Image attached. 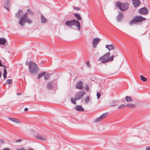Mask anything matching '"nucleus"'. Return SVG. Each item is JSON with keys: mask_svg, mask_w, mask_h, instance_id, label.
Returning a JSON list of instances; mask_svg holds the SVG:
<instances>
[{"mask_svg": "<svg viewBox=\"0 0 150 150\" xmlns=\"http://www.w3.org/2000/svg\"><path fill=\"white\" fill-rule=\"evenodd\" d=\"M28 14L33 16L34 15V13L31 10L28 9L27 12L24 14L19 21V24L21 26H24L26 22H27L29 24H30L32 23V20L28 18Z\"/></svg>", "mask_w": 150, "mask_h": 150, "instance_id": "f257e3e1", "label": "nucleus"}, {"mask_svg": "<svg viewBox=\"0 0 150 150\" xmlns=\"http://www.w3.org/2000/svg\"><path fill=\"white\" fill-rule=\"evenodd\" d=\"M30 72L33 74H36L38 73L39 68L37 64L33 61H30L28 64Z\"/></svg>", "mask_w": 150, "mask_h": 150, "instance_id": "f03ea898", "label": "nucleus"}, {"mask_svg": "<svg viewBox=\"0 0 150 150\" xmlns=\"http://www.w3.org/2000/svg\"><path fill=\"white\" fill-rule=\"evenodd\" d=\"M110 55V53L108 52L102 57L99 58L98 60L101 61L102 63L112 61L113 60L114 56L112 55L110 57H109Z\"/></svg>", "mask_w": 150, "mask_h": 150, "instance_id": "7ed1b4c3", "label": "nucleus"}, {"mask_svg": "<svg viewBox=\"0 0 150 150\" xmlns=\"http://www.w3.org/2000/svg\"><path fill=\"white\" fill-rule=\"evenodd\" d=\"M65 24L69 27H71L75 26L78 30L80 29L81 25L79 21L76 20H73L70 21H66Z\"/></svg>", "mask_w": 150, "mask_h": 150, "instance_id": "20e7f679", "label": "nucleus"}, {"mask_svg": "<svg viewBox=\"0 0 150 150\" xmlns=\"http://www.w3.org/2000/svg\"><path fill=\"white\" fill-rule=\"evenodd\" d=\"M129 4L128 2H124L120 3V2H117L116 4L117 7L119 8L122 11H125L129 8Z\"/></svg>", "mask_w": 150, "mask_h": 150, "instance_id": "39448f33", "label": "nucleus"}, {"mask_svg": "<svg viewBox=\"0 0 150 150\" xmlns=\"http://www.w3.org/2000/svg\"><path fill=\"white\" fill-rule=\"evenodd\" d=\"M145 20L146 18H145L141 16H137L133 17V19L130 22L129 24L132 25L135 23L141 22Z\"/></svg>", "mask_w": 150, "mask_h": 150, "instance_id": "423d86ee", "label": "nucleus"}, {"mask_svg": "<svg viewBox=\"0 0 150 150\" xmlns=\"http://www.w3.org/2000/svg\"><path fill=\"white\" fill-rule=\"evenodd\" d=\"M85 94L84 91H82L78 92L75 96V100H79Z\"/></svg>", "mask_w": 150, "mask_h": 150, "instance_id": "0eeeda50", "label": "nucleus"}, {"mask_svg": "<svg viewBox=\"0 0 150 150\" xmlns=\"http://www.w3.org/2000/svg\"><path fill=\"white\" fill-rule=\"evenodd\" d=\"M139 12L140 14L143 15H146L149 13L148 10L146 7H144L140 8L139 10Z\"/></svg>", "mask_w": 150, "mask_h": 150, "instance_id": "6e6552de", "label": "nucleus"}, {"mask_svg": "<svg viewBox=\"0 0 150 150\" xmlns=\"http://www.w3.org/2000/svg\"><path fill=\"white\" fill-rule=\"evenodd\" d=\"M108 113H105L103 114L99 117L95 119L94 122H97L102 120L108 115Z\"/></svg>", "mask_w": 150, "mask_h": 150, "instance_id": "1a4fd4ad", "label": "nucleus"}, {"mask_svg": "<svg viewBox=\"0 0 150 150\" xmlns=\"http://www.w3.org/2000/svg\"><path fill=\"white\" fill-rule=\"evenodd\" d=\"M23 15V11L22 10H18V12L16 13L15 17L17 18H20L21 19Z\"/></svg>", "mask_w": 150, "mask_h": 150, "instance_id": "9d476101", "label": "nucleus"}, {"mask_svg": "<svg viewBox=\"0 0 150 150\" xmlns=\"http://www.w3.org/2000/svg\"><path fill=\"white\" fill-rule=\"evenodd\" d=\"M100 40V39L98 38H95L93 40L92 44L93 47L94 48H95L98 43Z\"/></svg>", "mask_w": 150, "mask_h": 150, "instance_id": "9b49d317", "label": "nucleus"}, {"mask_svg": "<svg viewBox=\"0 0 150 150\" xmlns=\"http://www.w3.org/2000/svg\"><path fill=\"white\" fill-rule=\"evenodd\" d=\"M55 83H54L53 81L49 82L47 84V88L49 90H51L54 86Z\"/></svg>", "mask_w": 150, "mask_h": 150, "instance_id": "f8f14e48", "label": "nucleus"}, {"mask_svg": "<svg viewBox=\"0 0 150 150\" xmlns=\"http://www.w3.org/2000/svg\"><path fill=\"white\" fill-rule=\"evenodd\" d=\"M83 83L81 81H79L77 82L76 86V88L80 90H81L83 88Z\"/></svg>", "mask_w": 150, "mask_h": 150, "instance_id": "ddd939ff", "label": "nucleus"}, {"mask_svg": "<svg viewBox=\"0 0 150 150\" xmlns=\"http://www.w3.org/2000/svg\"><path fill=\"white\" fill-rule=\"evenodd\" d=\"M132 2L134 7L135 8L137 7L141 4L139 0H132Z\"/></svg>", "mask_w": 150, "mask_h": 150, "instance_id": "4468645a", "label": "nucleus"}, {"mask_svg": "<svg viewBox=\"0 0 150 150\" xmlns=\"http://www.w3.org/2000/svg\"><path fill=\"white\" fill-rule=\"evenodd\" d=\"M35 137L42 141H45L46 139V137L45 136L40 134L36 135Z\"/></svg>", "mask_w": 150, "mask_h": 150, "instance_id": "2eb2a0df", "label": "nucleus"}, {"mask_svg": "<svg viewBox=\"0 0 150 150\" xmlns=\"http://www.w3.org/2000/svg\"><path fill=\"white\" fill-rule=\"evenodd\" d=\"M123 18V13L121 12H119V15L117 17V21L118 22H121L122 19Z\"/></svg>", "mask_w": 150, "mask_h": 150, "instance_id": "dca6fc26", "label": "nucleus"}, {"mask_svg": "<svg viewBox=\"0 0 150 150\" xmlns=\"http://www.w3.org/2000/svg\"><path fill=\"white\" fill-rule=\"evenodd\" d=\"M10 0H5L4 7L8 10Z\"/></svg>", "mask_w": 150, "mask_h": 150, "instance_id": "f3484780", "label": "nucleus"}, {"mask_svg": "<svg viewBox=\"0 0 150 150\" xmlns=\"http://www.w3.org/2000/svg\"><path fill=\"white\" fill-rule=\"evenodd\" d=\"M105 47L109 50V51L111 50H114L115 48L114 45L113 44L110 45H105Z\"/></svg>", "mask_w": 150, "mask_h": 150, "instance_id": "a211bd4d", "label": "nucleus"}, {"mask_svg": "<svg viewBox=\"0 0 150 150\" xmlns=\"http://www.w3.org/2000/svg\"><path fill=\"white\" fill-rule=\"evenodd\" d=\"M136 106L135 104L132 103H128L126 105V107L127 108H135Z\"/></svg>", "mask_w": 150, "mask_h": 150, "instance_id": "6ab92c4d", "label": "nucleus"}, {"mask_svg": "<svg viewBox=\"0 0 150 150\" xmlns=\"http://www.w3.org/2000/svg\"><path fill=\"white\" fill-rule=\"evenodd\" d=\"M76 109L78 111H83L84 109L81 105H77L76 106Z\"/></svg>", "mask_w": 150, "mask_h": 150, "instance_id": "aec40b11", "label": "nucleus"}, {"mask_svg": "<svg viewBox=\"0 0 150 150\" xmlns=\"http://www.w3.org/2000/svg\"><path fill=\"white\" fill-rule=\"evenodd\" d=\"M46 71H42L41 73L39 74L38 76V79H40L46 74Z\"/></svg>", "mask_w": 150, "mask_h": 150, "instance_id": "412c9836", "label": "nucleus"}, {"mask_svg": "<svg viewBox=\"0 0 150 150\" xmlns=\"http://www.w3.org/2000/svg\"><path fill=\"white\" fill-rule=\"evenodd\" d=\"M6 41V40L3 38H1L0 39V44L4 45L5 44Z\"/></svg>", "mask_w": 150, "mask_h": 150, "instance_id": "4be33fe9", "label": "nucleus"}, {"mask_svg": "<svg viewBox=\"0 0 150 150\" xmlns=\"http://www.w3.org/2000/svg\"><path fill=\"white\" fill-rule=\"evenodd\" d=\"M74 15L78 20H81L82 19L81 16L78 13H75L74 14Z\"/></svg>", "mask_w": 150, "mask_h": 150, "instance_id": "5701e85b", "label": "nucleus"}, {"mask_svg": "<svg viewBox=\"0 0 150 150\" xmlns=\"http://www.w3.org/2000/svg\"><path fill=\"white\" fill-rule=\"evenodd\" d=\"M8 118L9 120H11L13 122H16V123H18L19 122V120H18L15 119L14 118L8 117Z\"/></svg>", "mask_w": 150, "mask_h": 150, "instance_id": "b1692460", "label": "nucleus"}, {"mask_svg": "<svg viewBox=\"0 0 150 150\" xmlns=\"http://www.w3.org/2000/svg\"><path fill=\"white\" fill-rule=\"evenodd\" d=\"M40 18L42 23H45L47 21V19L42 15H41Z\"/></svg>", "mask_w": 150, "mask_h": 150, "instance_id": "393cba45", "label": "nucleus"}, {"mask_svg": "<svg viewBox=\"0 0 150 150\" xmlns=\"http://www.w3.org/2000/svg\"><path fill=\"white\" fill-rule=\"evenodd\" d=\"M125 99L127 102H131L132 101V100L131 97L126 96L125 97Z\"/></svg>", "mask_w": 150, "mask_h": 150, "instance_id": "a878e982", "label": "nucleus"}, {"mask_svg": "<svg viewBox=\"0 0 150 150\" xmlns=\"http://www.w3.org/2000/svg\"><path fill=\"white\" fill-rule=\"evenodd\" d=\"M141 79L142 80L144 81H147V79L144 77L143 75H141L140 76Z\"/></svg>", "mask_w": 150, "mask_h": 150, "instance_id": "bb28decb", "label": "nucleus"}, {"mask_svg": "<svg viewBox=\"0 0 150 150\" xmlns=\"http://www.w3.org/2000/svg\"><path fill=\"white\" fill-rule=\"evenodd\" d=\"M7 75V71L6 70V69H4V73L3 74V76L4 78V79H5L6 76Z\"/></svg>", "mask_w": 150, "mask_h": 150, "instance_id": "cd10ccee", "label": "nucleus"}, {"mask_svg": "<svg viewBox=\"0 0 150 150\" xmlns=\"http://www.w3.org/2000/svg\"><path fill=\"white\" fill-rule=\"evenodd\" d=\"M44 76L45 79L47 80L48 79L50 76V74L49 73H47V74H46Z\"/></svg>", "mask_w": 150, "mask_h": 150, "instance_id": "c85d7f7f", "label": "nucleus"}, {"mask_svg": "<svg viewBox=\"0 0 150 150\" xmlns=\"http://www.w3.org/2000/svg\"><path fill=\"white\" fill-rule=\"evenodd\" d=\"M125 107H126V106H125V105L122 104V105H119L118 107V108L119 109H121L122 108H123Z\"/></svg>", "mask_w": 150, "mask_h": 150, "instance_id": "c756f323", "label": "nucleus"}, {"mask_svg": "<svg viewBox=\"0 0 150 150\" xmlns=\"http://www.w3.org/2000/svg\"><path fill=\"white\" fill-rule=\"evenodd\" d=\"M76 100H75V98L74 99L73 98H71V101L72 103L74 104H76V103L75 102Z\"/></svg>", "mask_w": 150, "mask_h": 150, "instance_id": "7c9ffc66", "label": "nucleus"}, {"mask_svg": "<svg viewBox=\"0 0 150 150\" xmlns=\"http://www.w3.org/2000/svg\"><path fill=\"white\" fill-rule=\"evenodd\" d=\"M89 100V96H87L84 102L86 104L88 103Z\"/></svg>", "mask_w": 150, "mask_h": 150, "instance_id": "2f4dec72", "label": "nucleus"}, {"mask_svg": "<svg viewBox=\"0 0 150 150\" xmlns=\"http://www.w3.org/2000/svg\"><path fill=\"white\" fill-rule=\"evenodd\" d=\"M12 82V80L10 79H8L6 81V83L9 84H11V83Z\"/></svg>", "mask_w": 150, "mask_h": 150, "instance_id": "473e14b6", "label": "nucleus"}, {"mask_svg": "<svg viewBox=\"0 0 150 150\" xmlns=\"http://www.w3.org/2000/svg\"><path fill=\"white\" fill-rule=\"evenodd\" d=\"M86 65H87V67L89 68L91 67V65L90 64V62L89 61H87L86 62Z\"/></svg>", "mask_w": 150, "mask_h": 150, "instance_id": "72a5a7b5", "label": "nucleus"}, {"mask_svg": "<svg viewBox=\"0 0 150 150\" xmlns=\"http://www.w3.org/2000/svg\"><path fill=\"white\" fill-rule=\"evenodd\" d=\"M96 96H97V98L98 99L100 96V95L99 92H98L97 93Z\"/></svg>", "mask_w": 150, "mask_h": 150, "instance_id": "f704fd0d", "label": "nucleus"}, {"mask_svg": "<svg viewBox=\"0 0 150 150\" xmlns=\"http://www.w3.org/2000/svg\"><path fill=\"white\" fill-rule=\"evenodd\" d=\"M17 150H27L25 149L24 148H22L21 149H17ZM28 150H33L32 149H28Z\"/></svg>", "mask_w": 150, "mask_h": 150, "instance_id": "c9c22d12", "label": "nucleus"}, {"mask_svg": "<svg viewBox=\"0 0 150 150\" xmlns=\"http://www.w3.org/2000/svg\"><path fill=\"white\" fill-rule=\"evenodd\" d=\"M74 8L75 10L78 11V10H79L80 9V8H79V7H75Z\"/></svg>", "mask_w": 150, "mask_h": 150, "instance_id": "e433bc0d", "label": "nucleus"}, {"mask_svg": "<svg viewBox=\"0 0 150 150\" xmlns=\"http://www.w3.org/2000/svg\"><path fill=\"white\" fill-rule=\"evenodd\" d=\"M0 142L2 143H4V141L3 139H1L0 140Z\"/></svg>", "mask_w": 150, "mask_h": 150, "instance_id": "4c0bfd02", "label": "nucleus"}, {"mask_svg": "<svg viewBox=\"0 0 150 150\" xmlns=\"http://www.w3.org/2000/svg\"><path fill=\"white\" fill-rule=\"evenodd\" d=\"M44 64V63L43 62H41L40 63V64L41 66H42Z\"/></svg>", "mask_w": 150, "mask_h": 150, "instance_id": "58836bf2", "label": "nucleus"}, {"mask_svg": "<svg viewBox=\"0 0 150 150\" xmlns=\"http://www.w3.org/2000/svg\"><path fill=\"white\" fill-rule=\"evenodd\" d=\"M146 150H150V147H147L146 148Z\"/></svg>", "mask_w": 150, "mask_h": 150, "instance_id": "ea45409f", "label": "nucleus"}, {"mask_svg": "<svg viewBox=\"0 0 150 150\" xmlns=\"http://www.w3.org/2000/svg\"><path fill=\"white\" fill-rule=\"evenodd\" d=\"M21 141H22V139H18V140H17L16 141V142H21Z\"/></svg>", "mask_w": 150, "mask_h": 150, "instance_id": "a19ab883", "label": "nucleus"}, {"mask_svg": "<svg viewBox=\"0 0 150 150\" xmlns=\"http://www.w3.org/2000/svg\"><path fill=\"white\" fill-rule=\"evenodd\" d=\"M28 110V109L27 108H25L24 109L25 111H26Z\"/></svg>", "mask_w": 150, "mask_h": 150, "instance_id": "79ce46f5", "label": "nucleus"}, {"mask_svg": "<svg viewBox=\"0 0 150 150\" xmlns=\"http://www.w3.org/2000/svg\"><path fill=\"white\" fill-rule=\"evenodd\" d=\"M3 65L2 64L1 62V60H0V66L1 67H3Z\"/></svg>", "mask_w": 150, "mask_h": 150, "instance_id": "37998d69", "label": "nucleus"}, {"mask_svg": "<svg viewBox=\"0 0 150 150\" xmlns=\"http://www.w3.org/2000/svg\"><path fill=\"white\" fill-rule=\"evenodd\" d=\"M3 150H10V149L7 148L4 149Z\"/></svg>", "mask_w": 150, "mask_h": 150, "instance_id": "c03bdc74", "label": "nucleus"}, {"mask_svg": "<svg viewBox=\"0 0 150 150\" xmlns=\"http://www.w3.org/2000/svg\"><path fill=\"white\" fill-rule=\"evenodd\" d=\"M17 95L18 96H20L21 95V93H17Z\"/></svg>", "mask_w": 150, "mask_h": 150, "instance_id": "a18cd8bd", "label": "nucleus"}, {"mask_svg": "<svg viewBox=\"0 0 150 150\" xmlns=\"http://www.w3.org/2000/svg\"><path fill=\"white\" fill-rule=\"evenodd\" d=\"M88 89H89V87L88 86H87V87L86 88V90L88 91Z\"/></svg>", "mask_w": 150, "mask_h": 150, "instance_id": "49530a36", "label": "nucleus"}, {"mask_svg": "<svg viewBox=\"0 0 150 150\" xmlns=\"http://www.w3.org/2000/svg\"><path fill=\"white\" fill-rule=\"evenodd\" d=\"M1 71H0V78L1 77Z\"/></svg>", "mask_w": 150, "mask_h": 150, "instance_id": "de8ad7c7", "label": "nucleus"}]
</instances>
